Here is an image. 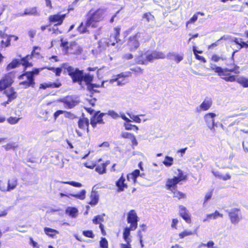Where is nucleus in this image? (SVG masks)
Masks as SVG:
<instances>
[{
  "label": "nucleus",
  "instance_id": "f257e3e1",
  "mask_svg": "<svg viewBox=\"0 0 248 248\" xmlns=\"http://www.w3.org/2000/svg\"><path fill=\"white\" fill-rule=\"evenodd\" d=\"M235 52L232 54L233 58ZM212 70L221 79L226 82H237L244 88L248 87V78L244 77H239L241 73L240 67L234 60L226 63V67L215 65L211 67Z\"/></svg>",
  "mask_w": 248,
  "mask_h": 248
},
{
  "label": "nucleus",
  "instance_id": "f03ea898",
  "mask_svg": "<svg viewBox=\"0 0 248 248\" xmlns=\"http://www.w3.org/2000/svg\"><path fill=\"white\" fill-rule=\"evenodd\" d=\"M62 67L64 68L63 73H67L74 83L78 82L81 84L82 82L89 83L92 80L91 74L84 73L83 70L78 68H75L69 65L68 63H63Z\"/></svg>",
  "mask_w": 248,
  "mask_h": 248
},
{
  "label": "nucleus",
  "instance_id": "7ed1b4c3",
  "mask_svg": "<svg viewBox=\"0 0 248 248\" xmlns=\"http://www.w3.org/2000/svg\"><path fill=\"white\" fill-rule=\"evenodd\" d=\"M105 11L103 9H97L95 11L90 10L86 15L87 25L92 28H96L99 22L103 20Z\"/></svg>",
  "mask_w": 248,
  "mask_h": 248
},
{
  "label": "nucleus",
  "instance_id": "20e7f679",
  "mask_svg": "<svg viewBox=\"0 0 248 248\" xmlns=\"http://www.w3.org/2000/svg\"><path fill=\"white\" fill-rule=\"evenodd\" d=\"M178 172L177 176H173L172 178L167 179L165 183V187L167 190L170 192L177 188V184L180 182L186 181L187 176L180 169H177Z\"/></svg>",
  "mask_w": 248,
  "mask_h": 248
},
{
  "label": "nucleus",
  "instance_id": "39448f33",
  "mask_svg": "<svg viewBox=\"0 0 248 248\" xmlns=\"http://www.w3.org/2000/svg\"><path fill=\"white\" fill-rule=\"evenodd\" d=\"M126 221L129 224V226L126 227L124 229L123 231L130 232L136 230L138 228L139 217L135 210H130L127 213Z\"/></svg>",
  "mask_w": 248,
  "mask_h": 248
},
{
  "label": "nucleus",
  "instance_id": "423d86ee",
  "mask_svg": "<svg viewBox=\"0 0 248 248\" xmlns=\"http://www.w3.org/2000/svg\"><path fill=\"white\" fill-rule=\"evenodd\" d=\"M18 78L21 81L19 84L24 89L29 88H34L35 86V81L34 78H32L31 75H28L26 71L19 75Z\"/></svg>",
  "mask_w": 248,
  "mask_h": 248
},
{
  "label": "nucleus",
  "instance_id": "0eeeda50",
  "mask_svg": "<svg viewBox=\"0 0 248 248\" xmlns=\"http://www.w3.org/2000/svg\"><path fill=\"white\" fill-rule=\"evenodd\" d=\"M90 124L87 117H80L78 121V129H76V132L78 137H81L84 133H90L89 124Z\"/></svg>",
  "mask_w": 248,
  "mask_h": 248
},
{
  "label": "nucleus",
  "instance_id": "6e6552de",
  "mask_svg": "<svg viewBox=\"0 0 248 248\" xmlns=\"http://www.w3.org/2000/svg\"><path fill=\"white\" fill-rule=\"evenodd\" d=\"M67 13L61 14L60 13H57L50 15L48 17V21L49 25L53 24L54 26H58L62 24L65 18L66 17Z\"/></svg>",
  "mask_w": 248,
  "mask_h": 248
},
{
  "label": "nucleus",
  "instance_id": "1a4fd4ad",
  "mask_svg": "<svg viewBox=\"0 0 248 248\" xmlns=\"http://www.w3.org/2000/svg\"><path fill=\"white\" fill-rule=\"evenodd\" d=\"M102 159H99L98 160V162L96 164H93L92 165L88 166L87 163H85V166L89 169H93L95 167V171L99 174H103L106 173V167L110 164L109 160H107L105 162H102Z\"/></svg>",
  "mask_w": 248,
  "mask_h": 248
},
{
  "label": "nucleus",
  "instance_id": "9d476101",
  "mask_svg": "<svg viewBox=\"0 0 248 248\" xmlns=\"http://www.w3.org/2000/svg\"><path fill=\"white\" fill-rule=\"evenodd\" d=\"M107 113L101 112L98 110L96 111L93 116L90 117V123L93 128L96 127L97 125L104 124L105 122L103 119V117L106 115Z\"/></svg>",
  "mask_w": 248,
  "mask_h": 248
},
{
  "label": "nucleus",
  "instance_id": "9b49d317",
  "mask_svg": "<svg viewBox=\"0 0 248 248\" xmlns=\"http://www.w3.org/2000/svg\"><path fill=\"white\" fill-rule=\"evenodd\" d=\"M60 102L62 103L66 108L71 109L75 107L79 102L73 95H67L59 99Z\"/></svg>",
  "mask_w": 248,
  "mask_h": 248
},
{
  "label": "nucleus",
  "instance_id": "f8f14e48",
  "mask_svg": "<svg viewBox=\"0 0 248 248\" xmlns=\"http://www.w3.org/2000/svg\"><path fill=\"white\" fill-rule=\"evenodd\" d=\"M228 216L232 224H237L242 219L241 210L239 208H234L232 209L228 212Z\"/></svg>",
  "mask_w": 248,
  "mask_h": 248
},
{
  "label": "nucleus",
  "instance_id": "ddd939ff",
  "mask_svg": "<svg viewBox=\"0 0 248 248\" xmlns=\"http://www.w3.org/2000/svg\"><path fill=\"white\" fill-rule=\"evenodd\" d=\"M140 42L137 38V35L130 36L128 39L126 46L130 51H134L138 48L140 46Z\"/></svg>",
  "mask_w": 248,
  "mask_h": 248
},
{
  "label": "nucleus",
  "instance_id": "4468645a",
  "mask_svg": "<svg viewBox=\"0 0 248 248\" xmlns=\"http://www.w3.org/2000/svg\"><path fill=\"white\" fill-rule=\"evenodd\" d=\"M14 82L13 78L10 74L5 75L0 79V91L5 90Z\"/></svg>",
  "mask_w": 248,
  "mask_h": 248
},
{
  "label": "nucleus",
  "instance_id": "2eb2a0df",
  "mask_svg": "<svg viewBox=\"0 0 248 248\" xmlns=\"http://www.w3.org/2000/svg\"><path fill=\"white\" fill-rule=\"evenodd\" d=\"M115 39L111 40L110 38H102L98 41V48L101 51L107 49L109 46H115Z\"/></svg>",
  "mask_w": 248,
  "mask_h": 248
},
{
  "label": "nucleus",
  "instance_id": "dca6fc26",
  "mask_svg": "<svg viewBox=\"0 0 248 248\" xmlns=\"http://www.w3.org/2000/svg\"><path fill=\"white\" fill-rule=\"evenodd\" d=\"M34 54V50L31 52V54L27 55L25 57L22 58L19 60V64L22 65L24 67V70H26L27 68L32 67L33 64L30 60L32 59Z\"/></svg>",
  "mask_w": 248,
  "mask_h": 248
},
{
  "label": "nucleus",
  "instance_id": "f3484780",
  "mask_svg": "<svg viewBox=\"0 0 248 248\" xmlns=\"http://www.w3.org/2000/svg\"><path fill=\"white\" fill-rule=\"evenodd\" d=\"M144 55H145L146 59H143V54H141L137 57L136 60L137 63L139 64L146 65L148 62H152L155 60L152 52L149 54L145 53Z\"/></svg>",
  "mask_w": 248,
  "mask_h": 248
},
{
  "label": "nucleus",
  "instance_id": "a211bd4d",
  "mask_svg": "<svg viewBox=\"0 0 248 248\" xmlns=\"http://www.w3.org/2000/svg\"><path fill=\"white\" fill-rule=\"evenodd\" d=\"M62 85L61 81L59 78L56 79L54 82H49L48 83H42L39 85V89L46 90L47 88H57Z\"/></svg>",
  "mask_w": 248,
  "mask_h": 248
},
{
  "label": "nucleus",
  "instance_id": "6ab92c4d",
  "mask_svg": "<svg viewBox=\"0 0 248 248\" xmlns=\"http://www.w3.org/2000/svg\"><path fill=\"white\" fill-rule=\"evenodd\" d=\"M179 207V216L188 224L191 223V217L186 207L180 205Z\"/></svg>",
  "mask_w": 248,
  "mask_h": 248
},
{
  "label": "nucleus",
  "instance_id": "aec40b11",
  "mask_svg": "<svg viewBox=\"0 0 248 248\" xmlns=\"http://www.w3.org/2000/svg\"><path fill=\"white\" fill-rule=\"evenodd\" d=\"M121 137L124 139L129 140L131 141V146L133 148L138 144L136 137L133 133L128 132H122L121 134Z\"/></svg>",
  "mask_w": 248,
  "mask_h": 248
},
{
  "label": "nucleus",
  "instance_id": "412c9836",
  "mask_svg": "<svg viewBox=\"0 0 248 248\" xmlns=\"http://www.w3.org/2000/svg\"><path fill=\"white\" fill-rule=\"evenodd\" d=\"M215 116L216 114L213 112L208 113L204 116L205 122L210 129H212L215 126Z\"/></svg>",
  "mask_w": 248,
  "mask_h": 248
},
{
  "label": "nucleus",
  "instance_id": "4be33fe9",
  "mask_svg": "<svg viewBox=\"0 0 248 248\" xmlns=\"http://www.w3.org/2000/svg\"><path fill=\"white\" fill-rule=\"evenodd\" d=\"M125 179L124 174H122L120 177L116 181L115 185L117 187L118 192H122L128 187L127 185L125 183Z\"/></svg>",
  "mask_w": 248,
  "mask_h": 248
},
{
  "label": "nucleus",
  "instance_id": "5701e85b",
  "mask_svg": "<svg viewBox=\"0 0 248 248\" xmlns=\"http://www.w3.org/2000/svg\"><path fill=\"white\" fill-rule=\"evenodd\" d=\"M0 37L2 39L0 45L2 47H7L11 45V36L8 35L5 32L0 31Z\"/></svg>",
  "mask_w": 248,
  "mask_h": 248
},
{
  "label": "nucleus",
  "instance_id": "b1692460",
  "mask_svg": "<svg viewBox=\"0 0 248 248\" xmlns=\"http://www.w3.org/2000/svg\"><path fill=\"white\" fill-rule=\"evenodd\" d=\"M123 237L124 241L126 242L125 244L122 243L120 244L121 248H132L131 242L132 241L131 238L130 236V232L123 231Z\"/></svg>",
  "mask_w": 248,
  "mask_h": 248
},
{
  "label": "nucleus",
  "instance_id": "393cba45",
  "mask_svg": "<svg viewBox=\"0 0 248 248\" xmlns=\"http://www.w3.org/2000/svg\"><path fill=\"white\" fill-rule=\"evenodd\" d=\"M82 48L76 43L74 42L71 43L69 45L68 52L67 53L78 55L80 54L82 52Z\"/></svg>",
  "mask_w": 248,
  "mask_h": 248
},
{
  "label": "nucleus",
  "instance_id": "a878e982",
  "mask_svg": "<svg viewBox=\"0 0 248 248\" xmlns=\"http://www.w3.org/2000/svg\"><path fill=\"white\" fill-rule=\"evenodd\" d=\"M4 93L7 96L8 101H12L17 96V93L13 87L9 88L4 91Z\"/></svg>",
  "mask_w": 248,
  "mask_h": 248
},
{
  "label": "nucleus",
  "instance_id": "bb28decb",
  "mask_svg": "<svg viewBox=\"0 0 248 248\" xmlns=\"http://www.w3.org/2000/svg\"><path fill=\"white\" fill-rule=\"evenodd\" d=\"M8 186L6 188L0 187V190L4 191H9L15 189L17 185V180L16 178H13L9 179L8 181Z\"/></svg>",
  "mask_w": 248,
  "mask_h": 248
},
{
  "label": "nucleus",
  "instance_id": "cd10ccee",
  "mask_svg": "<svg viewBox=\"0 0 248 248\" xmlns=\"http://www.w3.org/2000/svg\"><path fill=\"white\" fill-rule=\"evenodd\" d=\"M131 75L132 73L131 71L122 72L115 76V78H113L112 80L113 81H117L118 85H122L124 84V83H122L120 81L118 80V79L121 78H126L131 77Z\"/></svg>",
  "mask_w": 248,
  "mask_h": 248
},
{
  "label": "nucleus",
  "instance_id": "c85d7f7f",
  "mask_svg": "<svg viewBox=\"0 0 248 248\" xmlns=\"http://www.w3.org/2000/svg\"><path fill=\"white\" fill-rule=\"evenodd\" d=\"M121 28L116 27L114 28V33L110 35L109 38L111 40L115 39V45L121 41L119 37L120 36Z\"/></svg>",
  "mask_w": 248,
  "mask_h": 248
},
{
  "label": "nucleus",
  "instance_id": "c756f323",
  "mask_svg": "<svg viewBox=\"0 0 248 248\" xmlns=\"http://www.w3.org/2000/svg\"><path fill=\"white\" fill-rule=\"evenodd\" d=\"M212 105V101L211 99H204L199 106L200 111H206L208 110Z\"/></svg>",
  "mask_w": 248,
  "mask_h": 248
},
{
  "label": "nucleus",
  "instance_id": "7c9ffc66",
  "mask_svg": "<svg viewBox=\"0 0 248 248\" xmlns=\"http://www.w3.org/2000/svg\"><path fill=\"white\" fill-rule=\"evenodd\" d=\"M140 175V171L139 170L136 169L133 171L131 173H128L126 175V178L128 181L132 179L134 183L137 182V179Z\"/></svg>",
  "mask_w": 248,
  "mask_h": 248
},
{
  "label": "nucleus",
  "instance_id": "2f4dec72",
  "mask_svg": "<svg viewBox=\"0 0 248 248\" xmlns=\"http://www.w3.org/2000/svg\"><path fill=\"white\" fill-rule=\"evenodd\" d=\"M99 201V195L95 191H92L90 195V201L89 204L92 206L97 204Z\"/></svg>",
  "mask_w": 248,
  "mask_h": 248
},
{
  "label": "nucleus",
  "instance_id": "473e14b6",
  "mask_svg": "<svg viewBox=\"0 0 248 248\" xmlns=\"http://www.w3.org/2000/svg\"><path fill=\"white\" fill-rule=\"evenodd\" d=\"M171 193L172 194V197L174 198L177 199L178 200H181L183 199H185L186 198V194L179 191L177 188L175 190L171 191Z\"/></svg>",
  "mask_w": 248,
  "mask_h": 248
},
{
  "label": "nucleus",
  "instance_id": "72a5a7b5",
  "mask_svg": "<svg viewBox=\"0 0 248 248\" xmlns=\"http://www.w3.org/2000/svg\"><path fill=\"white\" fill-rule=\"evenodd\" d=\"M223 215L222 214H220L218 211H216L214 213L207 214L206 215V218H204L203 221L204 222L208 220L213 219H215L218 217H223Z\"/></svg>",
  "mask_w": 248,
  "mask_h": 248
},
{
  "label": "nucleus",
  "instance_id": "f704fd0d",
  "mask_svg": "<svg viewBox=\"0 0 248 248\" xmlns=\"http://www.w3.org/2000/svg\"><path fill=\"white\" fill-rule=\"evenodd\" d=\"M142 19L145 22L149 23L155 20V16L151 12H146L143 14Z\"/></svg>",
  "mask_w": 248,
  "mask_h": 248
},
{
  "label": "nucleus",
  "instance_id": "c9c22d12",
  "mask_svg": "<svg viewBox=\"0 0 248 248\" xmlns=\"http://www.w3.org/2000/svg\"><path fill=\"white\" fill-rule=\"evenodd\" d=\"M38 14L37 8L35 7L27 8L25 9L24 13L21 14V16L29 15L35 16Z\"/></svg>",
  "mask_w": 248,
  "mask_h": 248
},
{
  "label": "nucleus",
  "instance_id": "e433bc0d",
  "mask_svg": "<svg viewBox=\"0 0 248 248\" xmlns=\"http://www.w3.org/2000/svg\"><path fill=\"white\" fill-rule=\"evenodd\" d=\"M91 77L92 78V80L89 83L85 82V83L87 85V88L88 90L89 91H94L95 92H98L97 91L94 90V88H99L101 87V85H100L99 84L92 83V82L93 79V75H91Z\"/></svg>",
  "mask_w": 248,
  "mask_h": 248
},
{
  "label": "nucleus",
  "instance_id": "4c0bfd02",
  "mask_svg": "<svg viewBox=\"0 0 248 248\" xmlns=\"http://www.w3.org/2000/svg\"><path fill=\"white\" fill-rule=\"evenodd\" d=\"M91 27V26H87V21L86 20L85 24H84L83 22L80 23V25L77 28V31L79 33L83 34L88 31L87 27Z\"/></svg>",
  "mask_w": 248,
  "mask_h": 248
},
{
  "label": "nucleus",
  "instance_id": "58836bf2",
  "mask_svg": "<svg viewBox=\"0 0 248 248\" xmlns=\"http://www.w3.org/2000/svg\"><path fill=\"white\" fill-rule=\"evenodd\" d=\"M19 65V60L17 59H14L7 65L6 69L7 70H10L12 69L15 68Z\"/></svg>",
  "mask_w": 248,
  "mask_h": 248
},
{
  "label": "nucleus",
  "instance_id": "ea45409f",
  "mask_svg": "<svg viewBox=\"0 0 248 248\" xmlns=\"http://www.w3.org/2000/svg\"><path fill=\"white\" fill-rule=\"evenodd\" d=\"M44 232L47 235L51 237H54L59 233L58 231L48 227L44 228Z\"/></svg>",
  "mask_w": 248,
  "mask_h": 248
},
{
  "label": "nucleus",
  "instance_id": "a19ab883",
  "mask_svg": "<svg viewBox=\"0 0 248 248\" xmlns=\"http://www.w3.org/2000/svg\"><path fill=\"white\" fill-rule=\"evenodd\" d=\"M212 173L216 177L218 178L219 179H221L223 181L230 180L231 178V176L229 173H227L225 175H223L220 174L218 172L212 171Z\"/></svg>",
  "mask_w": 248,
  "mask_h": 248
},
{
  "label": "nucleus",
  "instance_id": "79ce46f5",
  "mask_svg": "<svg viewBox=\"0 0 248 248\" xmlns=\"http://www.w3.org/2000/svg\"><path fill=\"white\" fill-rule=\"evenodd\" d=\"M70 195L77 199L83 200L86 197V190L85 189H82L78 193L70 194Z\"/></svg>",
  "mask_w": 248,
  "mask_h": 248
},
{
  "label": "nucleus",
  "instance_id": "37998d69",
  "mask_svg": "<svg viewBox=\"0 0 248 248\" xmlns=\"http://www.w3.org/2000/svg\"><path fill=\"white\" fill-rule=\"evenodd\" d=\"M124 129L126 130H133L135 131L139 130V127L136 125L129 124V123H124Z\"/></svg>",
  "mask_w": 248,
  "mask_h": 248
},
{
  "label": "nucleus",
  "instance_id": "c03bdc74",
  "mask_svg": "<svg viewBox=\"0 0 248 248\" xmlns=\"http://www.w3.org/2000/svg\"><path fill=\"white\" fill-rule=\"evenodd\" d=\"M63 64V63H62L60 67H50L48 68L49 70L53 71L54 73H55L56 76H60L61 75V74L62 72V71L64 70V68L62 67V65Z\"/></svg>",
  "mask_w": 248,
  "mask_h": 248
},
{
  "label": "nucleus",
  "instance_id": "a18cd8bd",
  "mask_svg": "<svg viewBox=\"0 0 248 248\" xmlns=\"http://www.w3.org/2000/svg\"><path fill=\"white\" fill-rule=\"evenodd\" d=\"M140 227L141 228V230H139L138 232V235L140 238V242L141 244V247L142 248L143 247V245L142 244V234L141 233L142 232H144L146 231V226L144 224H142L140 225Z\"/></svg>",
  "mask_w": 248,
  "mask_h": 248
},
{
  "label": "nucleus",
  "instance_id": "49530a36",
  "mask_svg": "<svg viewBox=\"0 0 248 248\" xmlns=\"http://www.w3.org/2000/svg\"><path fill=\"white\" fill-rule=\"evenodd\" d=\"M173 158L172 157L166 156L163 161V164L166 167H170L173 163Z\"/></svg>",
  "mask_w": 248,
  "mask_h": 248
},
{
  "label": "nucleus",
  "instance_id": "de8ad7c7",
  "mask_svg": "<svg viewBox=\"0 0 248 248\" xmlns=\"http://www.w3.org/2000/svg\"><path fill=\"white\" fill-rule=\"evenodd\" d=\"M78 212V209L75 207H69L66 210V213L72 217H76Z\"/></svg>",
  "mask_w": 248,
  "mask_h": 248
},
{
  "label": "nucleus",
  "instance_id": "09e8293b",
  "mask_svg": "<svg viewBox=\"0 0 248 248\" xmlns=\"http://www.w3.org/2000/svg\"><path fill=\"white\" fill-rule=\"evenodd\" d=\"M3 147L6 151L10 150H15L18 147V145L14 142H10L4 145Z\"/></svg>",
  "mask_w": 248,
  "mask_h": 248
},
{
  "label": "nucleus",
  "instance_id": "8fccbe9b",
  "mask_svg": "<svg viewBox=\"0 0 248 248\" xmlns=\"http://www.w3.org/2000/svg\"><path fill=\"white\" fill-rule=\"evenodd\" d=\"M168 56L174 57L173 60L176 63H179L181 61H182L184 59L183 55L174 54V53H169L168 54Z\"/></svg>",
  "mask_w": 248,
  "mask_h": 248
},
{
  "label": "nucleus",
  "instance_id": "3c124183",
  "mask_svg": "<svg viewBox=\"0 0 248 248\" xmlns=\"http://www.w3.org/2000/svg\"><path fill=\"white\" fill-rule=\"evenodd\" d=\"M152 53L155 60L163 59L165 58V55L162 52L154 51Z\"/></svg>",
  "mask_w": 248,
  "mask_h": 248
},
{
  "label": "nucleus",
  "instance_id": "603ef678",
  "mask_svg": "<svg viewBox=\"0 0 248 248\" xmlns=\"http://www.w3.org/2000/svg\"><path fill=\"white\" fill-rule=\"evenodd\" d=\"M104 221V218L102 215L95 216L93 219V222L95 224H99Z\"/></svg>",
  "mask_w": 248,
  "mask_h": 248
},
{
  "label": "nucleus",
  "instance_id": "864d4df0",
  "mask_svg": "<svg viewBox=\"0 0 248 248\" xmlns=\"http://www.w3.org/2000/svg\"><path fill=\"white\" fill-rule=\"evenodd\" d=\"M193 234V232L192 231L185 230L179 233V237L180 238L182 239L186 236L191 235Z\"/></svg>",
  "mask_w": 248,
  "mask_h": 248
},
{
  "label": "nucleus",
  "instance_id": "5fc2aeb1",
  "mask_svg": "<svg viewBox=\"0 0 248 248\" xmlns=\"http://www.w3.org/2000/svg\"><path fill=\"white\" fill-rule=\"evenodd\" d=\"M60 183L62 184H68L77 187H80L82 186V185L80 183L75 181H61Z\"/></svg>",
  "mask_w": 248,
  "mask_h": 248
},
{
  "label": "nucleus",
  "instance_id": "6e6d98bb",
  "mask_svg": "<svg viewBox=\"0 0 248 248\" xmlns=\"http://www.w3.org/2000/svg\"><path fill=\"white\" fill-rule=\"evenodd\" d=\"M99 245L101 248H108V240L105 237H102L99 242Z\"/></svg>",
  "mask_w": 248,
  "mask_h": 248
},
{
  "label": "nucleus",
  "instance_id": "4d7b16f0",
  "mask_svg": "<svg viewBox=\"0 0 248 248\" xmlns=\"http://www.w3.org/2000/svg\"><path fill=\"white\" fill-rule=\"evenodd\" d=\"M234 42L239 46H240L241 48H243L245 47L246 48H248V43H245L244 42L240 41L238 38H235L234 39Z\"/></svg>",
  "mask_w": 248,
  "mask_h": 248
},
{
  "label": "nucleus",
  "instance_id": "13d9d810",
  "mask_svg": "<svg viewBox=\"0 0 248 248\" xmlns=\"http://www.w3.org/2000/svg\"><path fill=\"white\" fill-rule=\"evenodd\" d=\"M82 233L84 236L88 238H93L94 237V234L92 230L83 231Z\"/></svg>",
  "mask_w": 248,
  "mask_h": 248
},
{
  "label": "nucleus",
  "instance_id": "bf43d9fd",
  "mask_svg": "<svg viewBox=\"0 0 248 248\" xmlns=\"http://www.w3.org/2000/svg\"><path fill=\"white\" fill-rule=\"evenodd\" d=\"M41 70L39 68H33L31 71H26L27 73H28V75H31L32 78H34V76L37 75L40 73Z\"/></svg>",
  "mask_w": 248,
  "mask_h": 248
},
{
  "label": "nucleus",
  "instance_id": "052dcab7",
  "mask_svg": "<svg viewBox=\"0 0 248 248\" xmlns=\"http://www.w3.org/2000/svg\"><path fill=\"white\" fill-rule=\"evenodd\" d=\"M19 119V118L16 117H10L7 119V121L10 124H16Z\"/></svg>",
  "mask_w": 248,
  "mask_h": 248
},
{
  "label": "nucleus",
  "instance_id": "680f3d73",
  "mask_svg": "<svg viewBox=\"0 0 248 248\" xmlns=\"http://www.w3.org/2000/svg\"><path fill=\"white\" fill-rule=\"evenodd\" d=\"M130 71L134 72L136 74H140L142 73L143 69L139 66H137L130 69Z\"/></svg>",
  "mask_w": 248,
  "mask_h": 248
},
{
  "label": "nucleus",
  "instance_id": "e2e57ef3",
  "mask_svg": "<svg viewBox=\"0 0 248 248\" xmlns=\"http://www.w3.org/2000/svg\"><path fill=\"white\" fill-rule=\"evenodd\" d=\"M65 112H66V113H67L69 115L71 114V112H70L64 111L62 110H58L56 111L53 114L54 119L55 120H56L60 115L62 114Z\"/></svg>",
  "mask_w": 248,
  "mask_h": 248
},
{
  "label": "nucleus",
  "instance_id": "0e129e2a",
  "mask_svg": "<svg viewBox=\"0 0 248 248\" xmlns=\"http://www.w3.org/2000/svg\"><path fill=\"white\" fill-rule=\"evenodd\" d=\"M213 189H211L206 193L204 199V203L206 202L209 200H210L211 198L213 195Z\"/></svg>",
  "mask_w": 248,
  "mask_h": 248
},
{
  "label": "nucleus",
  "instance_id": "69168bd1",
  "mask_svg": "<svg viewBox=\"0 0 248 248\" xmlns=\"http://www.w3.org/2000/svg\"><path fill=\"white\" fill-rule=\"evenodd\" d=\"M223 58L217 54H213L211 58V60L215 62H218L220 60L223 61Z\"/></svg>",
  "mask_w": 248,
  "mask_h": 248
},
{
  "label": "nucleus",
  "instance_id": "338daca9",
  "mask_svg": "<svg viewBox=\"0 0 248 248\" xmlns=\"http://www.w3.org/2000/svg\"><path fill=\"white\" fill-rule=\"evenodd\" d=\"M56 26H54L53 25V27L49 28L48 29V31L49 32H51L52 33H55V34H59L61 32L59 30V29L56 27Z\"/></svg>",
  "mask_w": 248,
  "mask_h": 248
},
{
  "label": "nucleus",
  "instance_id": "774afa93",
  "mask_svg": "<svg viewBox=\"0 0 248 248\" xmlns=\"http://www.w3.org/2000/svg\"><path fill=\"white\" fill-rule=\"evenodd\" d=\"M107 115L110 116L112 118L114 119H117L119 117V115L117 113L113 110H109L108 113H106Z\"/></svg>",
  "mask_w": 248,
  "mask_h": 248
}]
</instances>
